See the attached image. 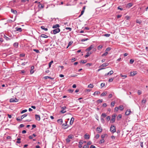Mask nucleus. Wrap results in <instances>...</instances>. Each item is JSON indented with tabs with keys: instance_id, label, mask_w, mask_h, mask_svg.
I'll list each match as a JSON object with an SVG mask.
<instances>
[{
	"instance_id": "nucleus-8",
	"label": "nucleus",
	"mask_w": 148,
	"mask_h": 148,
	"mask_svg": "<svg viewBox=\"0 0 148 148\" xmlns=\"http://www.w3.org/2000/svg\"><path fill=\"white\" fill-rule=\"evenodd\" d=\"M35 119L36 120L40 121V116L38 114L35 115Z\"/></svg>"
},
{
	"instance_id": "nucleus-31",
	"label": "nucleus",
	"mask_w": 148,
	"mask_h": 148,
	"mask_svg": "<svg viewBox=\"0 0 148 148\" xmlns=\"http://www.w3.org/2000/svg\"><path fill=\"white\" fill-rule=\"evenodd\" d=\"M103 47V45H99L97 47V49L99 50H100Z\"/></svg>"
},
{
	"instance_id": "nucleus-17",
	"label": "nucleus",
	"mask_w": 148,
	"mask_h": 148,
	"mask_svg": "<svg viewBox=\"0 0 148 148\" xmlns=\"http://www.w3.org/2000/svg\"><path fill=\"white\" fill-rule=\"evenodd\" d=\"M3 37L5 38L6 40L8 41L10 40V39L6 36L5 35H4Z\"/></svg>"
},
{
	"instance_id": "nucleus-37",
	"label": "nucleus",
	"mask_w": 148,
	"mask_h": 148,
	"mask_svg": "<svg viewBox=\"0 0 148 148\" xmlns=\"http://www.w3.org/2000/svg\"><path fill=\"white\" fill-rule=\"evenodd\" d=\"M107 135V134H102L101 135V138L104 139V138L105 136Z\"/></svg>"
},
{
	"instance_id": "nucleus-50",
	"label": "nucleus",
	"mask_w": 148,
	"mask_h": 148,
	"mask_svg": "<svg viewBox=\"0 0 148 148\" xmlns=\"http://www.w3.org/2000/svg\"><path fill=\"white\" fill-rule=\"evenodd\" d=\"M34 51H35L36 53H40L39 50L37 49H34Z\"/></svg>"
},
{
	"instance_id": "nucleus-60",
	"label": "nucleus",
	"mask_w": 148,
	"mask_h": 148,
	"mask_svg": "<svg viewBox=\"0 0 148 148\" xmlns=\"http://www.w3.org/2000/svg\"><path fill=\"white\" fill-rule=\"evenodd\" d=\"M89 146L87 145H85L83 147V148H88Z\"/></svg>"
},
{
	"instance_id": "nucleus-64",
	"label": "nucleus",
	"mask_w": 148,
	"mask_h": 148,
	"mask_svg": "<svg viewBox=\"0 0 148 148\" xmlns=\"http://www.w3.org/2000/svg\"><path fill=\"white\" fill-rule=\"evenodd\" d=\"M138 93L139 95H140L142 93V92L140 90H139L138 91Z\"/></svg>"
},
{
	"instance_id": "nucleus-40",
	"label": "nucleus",
	"mask_w": 148,
	"mask_h": 148,
	"mask_svg": "<svg viewBox=\"0 0 148 148\" xmlns=\"http://www.w3.org/2000/svg\"><path fill=\"white\" fill-rule=\"evenodd\" d=\"M94 86L93 84H90L88 86V87L91 88H92Z\"/></svg>"
},
{
	"instance_id": "nucleus-25",
	"label": "nucleus",
	"mask_w": 148,
	"mask_h": 148,
	"mask_svg": "<svg viewBox=\"0 0 148 148\" xmlns=\"http://www.w3.org/2000/svg\"><path fill=\"white\" fill-rule=\"evenodd\" d=\"M91 54V53L90 52L89 53L88 52L87 53V54L85 56V58H88L89 56H90V55Z\"/></svg>"
},
{
	"instance_id": "nucleus-41",
	"label": "nucleus",
	"mask_w": 148,
	"mask_h": 148,
	"mask_svg": "<svg viewBox=\"0 0 148 148\" xmlns=\"http://www.w3.org/2000/svg\"><path fill=\"white\" fill-rule=\"evenodd\" d=\"M21 139L20 138H18L17 139V141L16 142L17 143H21V141H20Z\"/></svg>"
},
{
	"instance_id": "nucleus-21",
	"label": "nucleus",
	"mask_w": 148,
	"mask_h": 148,
	"mask_svg": "<svg viewBox=\"0 0 148 148\" xmlns=\"http://www.w3.org/2000/svg\"><path fill=\"white\" fill-rule=\"evenodd\" d=\"M40 37H42V38H47L48 37V36H47L46 35L44 34H42L40 36Z\"/></svg>"
},
{
	"instance_id": "nucleus-34",
	"label": "nucleus",
	"mask_w": 148,
	"mask_h": 148,
	"mask_svg": "<svg viewBox=\"0 0 148 148\" xmlns=\"http://www.w3.org/2000/svg\"><path fill=\"white\" fill-rule=\"evenodd\" d=\"M27 114H24L23 115L21 116V119H23L24 118L27 116Z\"/></svg>"
},
{
	"instance_id": "nucleus-12",
	"label": "nucleus",
	"mask_w": 148,
	"mask_h": 148,
	"mask_svg": "<svg viewBox=\"0 0 148 148\" xmlns=\"http://www.w3.org/2000/svg\"><path fill=\"white\" fill-rule=\"evenodd\" d=\"M15 29H16V31L21 32L22 31V29L21 28L16 27L15 28Z\"/></svg>"
},
{
	"instance_id": "nucleus-39",
	"label": "nucleus",
	"mask_w": 148,
	"mask_h": 148,
	"mask_svg": "<svg viewBox=\"0 0 148 148\" xmlns=\"http://www.w3.org/2000/svg\"><path fill=\"white\" fill-rule=\"evenodd\" d=\"M100 93V92L99 91H96L94 92L93 95H98Z\"/></svg>"
},
{
	"instance_id": "nucleus-58",
	"label": "nucleus",
	"mask_w": 148,
	"mask_h": 148,
	"mask_svg": "<svg viewBox=\"0 0 148 148\" xmlns=\"http://www.w3.org/2000/svg\"><path fill=\"white\" fill-rule=\"evenodd\" d=\"M111 49V48L110 47H107L106 50V51H110Z\"/></svg>"
},
{
	"instance_id": "nucleus-33",
	"label": "nucleus",
	"mask_w": 148,
	"mask_h": 148,
	"mask_svg": "<svg viewBox=\"0 0 148 148\" xmlns=\"http://www.w3.org/2000/svg\"><path fill=\"white\" fill-rule=\"evenodd\" d=\"M122 115L121 114H119L117 117V119L118 120H119L122 117Z\"/></svg>"
},
{
	"instance_id": "nucleus-19",
	"label": "nucleus",
	"mask_w": 148,
	"mask_h": 148,
	"mask_svg": "<svg viewBox=\"0 0 148 148\" xmlns=\"http://www.w3.org/2000/svg\"><path fill=\"white\" fill-rule=\"evenodd\" d=\"M74 120V119L73 117H72L71 118L70 122V125H72L73 124Z\"/></svg>"
},
{
	"instance_id": "nucleus-18",
	"label": "nucleus",
	"mask_w": 148,
	"mask_h": 148,
	"mask_svg": "<svg viewBox=\"0 0 148 148\" xmlns=\"http://www.w3.org/2000/svg\"><path fill=\"white\" fill-rule=\"evenodd\" d=\"M57 122L58 123L61 124L63 123V120L62 119H59L57 120Z\"/></svg>"
},
{
	"instance_id": "nucleus-30",
	"label": "nucleus",
	"mask_w": 148,
	"mask_h": 148,
	"mask_svg": "<svg viewBox=\"0 0 148 148\" xmlns=\"http://www.w3.org/2000/svg\"><path fill=\"white\" fill-rule=\"evenodd\" d=\"M73 42L72 41H70L68 43V45L66 48H67L69 46L71 45L72 44H73Z\"/></svg>"
},
{
	"instance_id": "nucleus-29",
	"label": "nucleus",
	"mask_w": 148,
	"mask_h": 148,
	"mask_svg": "<svg viewBox=\"0 0 148 148\" xmlns=\"http://www.w3.org/2000/svg\"><path fill=\"white\" fill-rule=\"evenodd\" d=\"M13 46L16 48L18 47V43L17 42H15L13 44Z\"/></svg>"
},
{
	"instance_id": "nucleus-6",
	"label": "nucleus",
	"mask_w": 148,
	"mask_h": 148,
	"mask_svg": "<svg viewBox=\"0 0 148 148\" xmlns=\"http://www.w3.org/2000/svg\"><path fill=\"white\" fill-rule=\"evenodd\" d=\"M109 65V63H105L102 64L100 66L99 68H101V67H106L108 66Z\"/></svg>"
},
{
	"instance_id": "nucleus-23",
	"label": "nucleus",
	"mask_w": 148,
	"mask_h": 148,
	"mask_svg": "<svg viewBox=\"0 0 148 148\" xmlns=\"http://www.w3.org/2000/svg\"><path fill=\"white\" fill-rule=\"evenodd\" d=\"M41 28L42 29L45 30L46 31H47L48 30V29L47 28H45V27L44 26H41Z\"/></svg>"
},
{
	"instance_id": "nucleus-13",
	"label": "nucleus",
	"mask_w": 148,
	"mask_h": 148,
	"mask_svg": "<svg viewBox=\"0 0 148 148\" xmlns=\"http://www.w3.org/2000/svg\"><path fill=\"white\" fill-rule=\"evenodd\" d=\"M114 72L112 70H111L109 71L108 73H106L105 74V76H106L107 75H111L112 74H113Z\"/></svg>"
},
{
	"instance_id": "nucleus-56",
	"label": "nucleus",
	"mask_w": 148,
	"mask_h": 148,
	"mask_svg": "<svg viewBox=\"0 0 148 148\" xmlns=\"http://www.w3.org/2000/svg\"><path fill=\"white\" fill-rule=\"evenodd\" d=\"M65 29L66 30H69V31H71L72 28L70 27H66L65 28Z\"/></svg>"
},
{
	"instance_id": "nucleus-43",
	"label": "nucleus",
	"mask_w": 148,
	"mask_h": 148,
	"mask_svg": "<svg viewBox=\"0 0 148 148\" xmlns=\"http://www.w3.org/2000/svg\"><path fill=\"white\" fill-rule=\"evenodd\" d=\"M21 2L22 3H25L27 2V3L29 2V0H21Z\"/></svg>"
},
{
	"instance_id": "nucleus-63",
	"label": "nucleus",
	"mask_w": 148,
	"mask_h": 148,
	"mask_svg": "<svg viewBox=\"0 0 148 148\" xmlns=\"http://www.w3.org/2000/svg\"><path fill=\"white\" fill-rule=\"evenodd\" d=\"M68 91L69 92L72 93L73 91V90L72 89H70L68 90Z\"/></svg>"
},
{
	"instance_id": "nucleus-27",
	"label": "nucleus",
	"mask_w": 148,
	"mask_h": 148,
	"mask_svg": "<svg viewBox=\"0 0 148 148\" xmlns=\"http://www.w3.org/2000/svg\"><path fill=\"white\" fill-rule=\"evenodd\" d=\"M11 11L12 12V13H13L15 14L17 13L16 11L15 10L13 9H11Z\"/></svg>"
},
{
	"instance_id": "nucleus-51",
	"label": "nucleus",
	"mask_w": 148,
	"mask_h": 148,
	"mask_svg": "<svg viewBox=\"0 0 148 148\" xmlns=\"http://www.w3.org/2000/svg\"><path fill=\"white\" fill-rule=\"evenodd\" d=\"M25 54L24 53H21L20 54L19 56L20 57H24L25 56Z\"/></svg>"
},
{
	"instance_id": "nucleus-16",
	"label": "nucleus",
	"mask_w": 148,
	"mask_h": 148,
	"mask_svg": "<svg viewBox=\"0 0 148 148\" xmlns=\"http://www.w3.org/2000/svg\"><path fill=\"white\" fill-rule=\"evenodd\" d=\"M146 101H147V100L145 98H143L142 100V101H141L142 103L143 104H144L145 103Z\"/></svg>"
},
{
	"instance_id": "nucleus-9",
	"label": "nucleus",
	"mask_w": 148,
	"mask_h": 148,
	"mask_svg": "<svg viewBox=\"0 0 148 148\" xmlns=\"http://www.w3.org/2000/svg\"><path fill=\"white\" fill-rule=\"evenodd\" d=\"M130 75L131 76H133L136 75L137 74V72L136 71H134L130 72Z\"/></svg>"
},
{
	"instance_id": "nucleus-62",
	"label": "nucleus",
	"mask_w": 148,
	"mask_h": 148,
	"mask_svg": "<svg viewBox=\"0 0 148 148\" xmlns=\"http://www.w3.org/2000/svg\"><path fill=\"white\" fill-rule=\"evenodd\" d=\"M10 102H14V99L11 98L10 99Z\"/></svg>"
},
{
	"instance_id": "nucleus-7",
	"label": "nucleus",
	"mask_w": 148,
	"mask_h": 148,
	"mask_svg": "<svg viewBox=\"0 0 148 148\" xmlns=\"http://www.w3.org/2000/svg\"><path fill=\"white\" fill-rule=\"evenodd\" d=\"M66 108V107H62L61 109L62 110L60 112L62 113H64L66 112V111L65 110V109Z\"/></svg>"
},
{
	"instance_id": "nucleus-52",
	"label": "nucleus",
	"mask_w": 148,
	"mask_h": 148,
	"mask_svg": "<svg viewBox=\"0 0 148 148\" xmlns=\"http://www.w3.org/2000/svg\"><path fill=\"white\" fill-rule=\"evenodd\" d=\"M105 84L104 83H101V88H103V87L104 86H105Z\"/></svg>"
},
{
	"instance_id": "nucleus-26",
	"label": "nucleus",
	"mask_w": 148,
	"mask_h": 148,
	"mask_svg": "<svg viewBox=\"0 0 148 148\" xmlns=\"http://www.w3.org/2000/svg\"><path fill=\"white\" fill-rule=\"evenodd\" d=\"M44 78L45 79H53V78L51 77H49V76H45L44 77Z\"/></svg>"
},
{
	"instance_id": "nucleus-49",
	"label": "nucleus",
	"mask_w": 148,
	"mask_h": 148,
	"mask_svg": "<svg viewBox=\"0 0 148 148\" xmlns=\"http://www.w3.org/2000/svg\"><path fill=\"white\" fill-rule=\"evenodd\" d=\"M118 9L119 10H120L121 11H122L123 10V9L122 8V7L121 6H119L118 7Z\"/></svg>"
},
{
	"instance_id": "nucleus-47",
	"label": "nucleus",
	"mask_w": 148,
	"mask_h": 148,
	"mask_svg": "<svg viewBox=\"0 0 148 148\" xmlns=\"http://www.w3.org/2000/svg\"><path fill=\"white\" fill-rule=\"evenodd\" d=\"M110 34H105L103 36L106 37H109L110 36Z\"/></svg>"
},
{
	"instance_id": "nucleus-10",
	"label": "nucleus",
	"mask_w": 148,
	"mask_h": 148,
	"mask_svg": "<svg viewBox=\"0 0 148 148\" xmlns=\"http://www.w3.org/2000/svg\"><path fill=\"white\" fill-rule=\"evenodd\" d=\"M133 5V4L132 3H129L127 4L126 7L127 8H130Z\"/></svg>"
},
{
	"instance_id": "nucleus-48",
	"label": "nucleus",
	"mask_w": 148,
	"mask_h": 148,
	"mask_svg": "<svg viewBox=\"0 0 148 148\" xmlns=\"http://www.w3.org/2000/svg\"><path fill=\"white\" fill-rule=\"evenodd\" d=\"M101 122L103 123H105V121L104 119L102 117H101Z\"/></svg>"
},
{
	"instance_id": "nucleus-35",
	"label": "nucleus",
	"mask_w": 148,
	"mask_h": 148,
	"mask_svg": "<svg viewBox=\"0 0 148 148\" xmlns=\"http://www.w3.org/2000/svg\"><path fill=\"white\" fill-rule=\"evenodd\" d=\"M118 108L121 111L123 109V106H120Z\"/></svg>"
},
{
	"instance_id": "nucleus-59",
	"label": "nucleus",
	"mask_w": 148,
	"mask_h": 148,
	"mask_svg": "<svg viewBox=\"0 0 148 148\" xmlns=\"http://www.w3.org/2000/svg\"><path fill=\"white\" fill-rule=\"evenodd\" d=\"M27 111V110H26V109L23 110L21 111V114H23L24 113L26 112Z\"/></svg>"
},
{
	"instance_id": "nucleus-38",
	"label": "nucleus",
	"mask_w": 148,
	"mask_h": 148,
	"mask_svg": "<svg viewBox=\"0 0 148 148\" xmlns=\"http://www.w3.org/2000/svg\"><path fill=\"white\" fill-rule=\"evenodd\" d=\"M107 116L106 114L103 113L101 115V117H103V118Z\"/></svg>"
},
{
	"instance_id": "nucleus-22",
	"label": "nucleus",
	"mask_w": 148,
	"mask_h": 148,
	"mask_svg": "<svg viewBox=\"0 0 148 148\" xmlns=\"http://www.w3.org/2000/svg\"><path fill=\"white\" fill-rule=\"evenodd\" d=\"M104 139L101 138L99 141V144H102L104 143Z\"/></svg>"
},
{
	"instance_id": "nucleus-55",
	"label": "nucleus",
	"mask_w": 148,
	"mask_h": 148,
	"mask_svg": "<svg viewBox=\"0 0 148 148\" xmlns=\"http://www.w3.org/2000/svg\"><path fill=\"white\" fill-rule=\"evenodd\" d=\"M110 116H108L106 118V119L107 120V121H109L110 119Z\"/></svg>"
},
{
	"instance_id": "nucleus-32",
	"label": "nucleus",
	"mask_w": 148,
	"mask_h": 148,
	"mask_svg": "<svg viewBox=\"0 0 148 148\" xmlns=\"http://www.w3.org/2000/svg\"><path fill=\"white\" fill-rule=\"evenodd\" d=\"M68 138L70 139H72L74 138V136L73 135L70 134L68 136Z\"/></svg>"
},
{
	"instance_id": "nucleus-28",
	"label": "nucleus",
	"mask_w": 148,
	"mask_h": 148,
	"mask_svg": "<svg viewBox=\"0 0 148 148\" xmlns=\"http://www.w3.org/2000/svg\"><path fill=\"white\" fill-rule=\"evenodd\" d=\"M66 143L68 144L70 143V142L71 141V140H70V139H69L68 138L66 139Z\"/></svg>"
},
{
	"instance_id": "nucleus-14",
	"label": "nucleus",
	"mask_w": 148,
	"mask_h": 148,
	"mask_svg": "<svg viewBox=\"0 0 148 148\" xmlns=\"http://www.w3.org/2000/svg\"><path fill=\"white\" fill-rule=\"evenodd\" d=\"M131 111L130 110H127L125 113V114L127 115H129Z\"/></svg>"
},
{
	"instance_id": "nucleus-44",
	"label": "nucleus",
	"mask_w": 148,
	"mask_h": 148,
	"mask_svg": "<svg viewBox=\"0 0 148 148\" xmlns=\"http://www.w3.org/2000/svg\"><path fill=\"white\" fill-rule=\"evenodd\" d=\"M134 62V60L133 59H131L130 60V63L131 64H132Z\"/></svg>"
},
{
	"instance_id": "nucleus-42",
	"label": "nucleus",
	"mask_w": 148,
	"mask_h": 148,
	"mask_svg": "<svg viewBox=\"0 0 148 148\" xmlns=\"http://www.w3.org/2000/svg\"><path fill=\"white\" fill-rule=\"evenodd\" d=\"M53 62V61L52 60L49 63V68L51 67V65L52 64Z\"/></svg>"
},
{
	"instance_id": "nucleus-5",
	"label": "nucleus",
	"mask_w": 148,
	"mask_h": 148,
	"mask_svg": "<svg viewBox=\"0 0 148 148\" xmlns=\"http://www.w3.org/2000/svg\"><path fill=\"white\" fill-rule=\"evenodd\" d=\"M94 45H91L88 48H87L86 49V51H90L94 47Z\"/></svg>"
},
{
	"instance_id": "nucleus-46",
	"label": "nucleus",
	"mask_w": 148,
	"mask_h": 148,
	"mask_svg": "<svg viewBox=\"0 0 148 148\" xmlns=\"http://www.w3.org/2000/svg\"><path fill=\"white\" fill-rule=\"evenodd\" d=\"M142 22L141 21L139 20L138 19H137L136 20V23L139 24H140Z\"/></svg>"
},
{
	"instance_id": "nucleus-36",
	"label": "nucleus",
	"mask_w": 148,
	"mask_h": 148,
	"mask_svg": "<svg viewBox=\"0 0 148 148\" xmlns=\"http://www.w3.org/2000/svg\"><path fill=\"white\" fill-rule=\"evenodd\" d=\"M108 54V52L107 51H106L105 53L102 54L101 56L102 57H103L104 56H106Z\"/></svg>"
},
{
	"instance_id": "nucleus-3",
	"label": "nucleus",
	"mask_w": 148,
	"mask_h": 148,
	"mask_svg": "<svg viewBox=\"0 0 148 148\" xmlns=\"http://www.w3.org/2000/svg\"><path fill=\"white\" fill-rule=\"evenodd\" d=\"M60 29L59 28H57L53 30V33L54 34H55L57 33L60 32Z\"/></svg>"
},
{
	"instance_id": "nucleus-11",
	"label": "nucleus",
	"mask_w": 148,
	"mask_h": 148,
	"mask_svg": "<svg viewBox=\"0 0 148 148\" xmlns=\"http://www.w3.org/2000/svg\"><path fill=\"white\" fill-rule=\"evenodd\" d=\"M90 136L89 135L87 134H86L84 135V138L86 139H89Z\"/></svg>"
},
{
	"instance_id": "nucleus-1",
	"label": "nucleus",
	"mask_w": 148,
	"mask_h": 148,
	"mask_svg": "<svg viewBox=\"0 0 148 148\" xmlns=\"http://www.w3.org/2000/svg\"><path fill=\"white\" fill-rule=\"evenodd\" d=\"M110 130L112 133H114L116 131L115 126L113 125H111L110 127Z\"/></svg>"
},
{
	"instance_id": "nucleus-24",
	"label": "nucleus",
	"mask_w": 148,
	"mask_h": 148,
	"mask_svg": "<svg viewBox=\"0 0 148 148\" xmlns=\"http://www.w3.org/2000/svg\"><path fill=\"white\" fill-rule=\"evenodd\" d=\"M107 94V92H104L103 93H102L101 95V96H106Z\"/></svg>"
},
{
	"instance_id": "nucleus-61",
	"label": "nucleus",
	"mask_w": 148,
	"mask_h": 148,
	"mask_svg": "<svg viewBox=\"0 0 148 148\" xmlns=\"http://www.w3.org/2000/svg\"><path fill=\"white\" fill-rule=\"evenodd\" d=\"M97 101V102L98 103H101L102 101H103V100L102 99H98Z\"/></svg>"
},
{
	"instance_id": "nucleus-45",
	"label": "nucleus",
	"mask_w": 148,
	"mask_h": 148,
	"mask_svg": "<svg viewBox=\"0 0 148 148\" xmlns=\"http://www.w3.org/2000/svg\"><path fill=\"white\" fill-rule=\"evenodd\" d=\"M114 79V78H110L109 79H108V81L109 82H112L113 80Z\"/></svg>"
},
{
	"instance_id": "nucleus-20",
	"label": "nucleus",
	"mask_w": 148,
	"mask_h": 148,
	"mask_svg": "<svg viewBox=\"0 0 148 148\" xmlns=\"http://www.w3.org/2000/svg\"><path fill=\"white\" fill-rule=\"evenodd\" d=\"M60 27V25L58 24H56L55 25H54L53 26L52 28L53 29L56 28L57 27Z\"/></svg>"
},
{
	"instance_id": "nucleus-57",
	"label": "nucleus",
	"mask_w": 148,
	"mask_h": 148,
	"mask_svg": "<svg viewBox=\"0 0 148 148\" xmlns=\"http://www.w3.org/2000/svg\"><path fill=\"white\" fill-rule=\"evenodd\" d=\"M39 8H43L44 7L43 5L42 4H40L39 5Z\"/></svg>"
},
{
	"instance_id": "nucleus-2",
	"label": "nucleus",
	"mask_w": 148,
	"mask_h": 148,
	"mask_svg": "<svg viewBox=\"0 0 148 148\" xmlns=\"http://www.w3.org/2000/svg\"><path fill=\"white\" fill-rule=\"evenodd\" d=\"M116 114H114L112 116L111 119L110 121V122L112 123H113L115 122V117H116Z\"/></svg>"
},
{
	"instance_id": "nucleus-4",
	"label": "nucleus",
	"mask_w": 148,
	"mask_h": 148,
	"mask_svg": "<svg viewBox=\"0 0 148 148\" xmlns=\"http://www.w3.org/2000/svg\"><path fill=\"white\" fill-rule=\"evenodd\" d=\"M97 130L98 133H100L102 131V129L101 127H98L97 128Z\"/></svg>"
},
{
	"instance_id": "nucleus-15",
	"label": "nucleus",
	"mask_w": 148,
	"mask_h": 148,
	"mask_svg": "<svg viewBox=\"0 0 148 148\" xmlns=\"http://www.w3.org/2000/svg\"><path fill=\"white\" fill-rule=\"evenodd\" d=\"M79 145L78 146V147L79 148H81L82 147V145L83 143L82 142V140H80L79 143Z\"/></svg>"
},
{
	"instance_id": "nucleus-53",
	"label": "nucleus",
	"mask_w": 148,
	"mask_h": 148,
	"mask_svg": "<svg viewBox=\"0 0 148 148\" xmlns=\"http://www.w3.org/2000/svg\"><path fill=\"white\" fill-rule=\"evenodd\" d=\"M115 103L114 102H113V101H112V102L111 103V106H112V107H113L114 106V105H115Z\"/></svg>"
},
{
	"instance_id": "nucleus-54",
	"label": "nucleus",
	"mask_w": 148,
	"mask_h": 148,
	"mask_svg": "<svg viewBox=\"0 0 148 148\" xmlns=\"http://www.w3.org/2000/svg\"><path fill=\"white\" fill-rule=\"evenodd\" d=\"M87 61L86 60H82L81 61V62H82L83 64H84Z\"/></svg>"
}]
</instances>
